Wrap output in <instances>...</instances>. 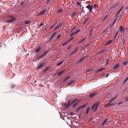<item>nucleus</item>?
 Segmentation results:
<instances>
[{"label":"nucleus","mask_w":128,"mask_h":128,"mask_svg":"<svg viewBox=\"0 0 128 128\" xmlns=\"http://www.w3.org/2000/svg\"><path fill=\"white\" fill-rule=\"evenodd\" d=\"M120 29L121 32L123 31L124 30V28L122 26H120Z\"/></svg>","instance_id":"obj_24"},{"label":"nucleus","mask_w":128,"mask_h":128,"mask_svg":"<svg viewBox=\"0 0 128 128\" xmlns=\"http://www.w3.org/2000/svg\"><path fill=\"white\" fill-rule=\"evenodd\" d=\"M112 42V40H110L106 42V45H107L108 44H110Z\"/></svg>","instance_id":"obj_27"},{"label":"nucleus","mask_w":128,"mask_h":128,"mask_svg":"<svg viewBox=\"0 0 128 128\" xmlns=\"http://www.w3.org/2000/svg\"><path fill=\"white\" fill-rule=\"evenodd\" d=\"M122 10H120V9L118 11V12H117L116 14V16L118 15L120 13L121 11Z\"/></svg>","instance_id":"obj_33"},{"label":"nucleus","mask_w":128,"mask_h":128,"mask_svg":"<svg viewBox=\"0 0 128 128\" xmlns=\"http://www.w3.org/2000/svg\"><path fill=\"white\" fill-rule=\"evenodd\" d=\"M61 34H59L57 38L56 39L57 40L58 38H59L61 36Z\"/></svg>","instance_id":"obj_45"},{"label":"nucleus","mask_w":128,"mask_h":128,"mask_svg":"<svg viewBox=\"0 0 128 128\" xmlns=\"http://www.w3.org/2000/svg\"><path fill=\"white\" fill-rule=\"evenodd\" d=\"M97 6V5L96 4H94V8H95Z\"/></svg>","instance_id":"obj_55"},{"label":"nucleus","mask_w":128,"mask_h":128,"mask_svg":"<svg viewBox=\"0 0 128 128\" xmlns=\"http://www.w3.org/2000/svg\"><path fill=\"white\" fill-rule=\"evenodd\" d=\"M104 61H105V62H106V58H104L103 59Z\"/></svg>","instance_id":"obj_57"},{"label":"nucleus","mask_w":128,"mask_h":128,"mask_svg":"<svg viewBox=\"0 0 128 128\" xmlns=\"http://www.w3.org/2000/svg\"><path fill=\"white\" fill-rule=\"evenodd\" d=\"M58 29L57 27H56V26L53 29V30L54 31H55L56 30H57Z\"/></svg>","instance_id":"obj_44"},{"label":"nucleus","mask_w":128,"mask_h":128,"mask_svg":"<svg viewBox=\"0 0 128 128\" xmlns=\"http://www.w3.org/2000/svg\"><path fill=\"white\" fill-rule=\"evenodd\" d=\"M81 61L80 59L78 60L76 62V64H78L81 62Z\"/></svg>","instance_id":"obj_40"},{"label":"nucleus","mask_w":128,"mask_h":128,"mask_svg":"<svg viewBox=\"0 0 128 128\" xmlns=\"http://www.w3.org/2000/svg\"><path fill=\"white\" fill-rule=\"evenodd\" d=\"M120 33V32L118 31L116 33L115 36L114 37V39H116L117 36L118 35V34H119Z\"/></svg>","instance_id":"obj_18"},{"label":"nucleus","mask_w":128,"mask_h":128,"mask_svg":"<svg viewBox=\"0 0 128 128\" xmlns=\"http://www.w3.org/2000/svg\"><path fill=\"white\" fill-rule=\"evenodd\" d=\"M67 44V43H66V42H65L63 44H62V45L63 46H64L66 45V44Z\"/></svg>","instance_id":"obj_54"},{"label":"nucleus","mask_w":128,"mask_h":128,"mask_svg":"<svg viewBox=\"0 0 128 128\" xmlns=\"http://www.w3.org/2000/svg\"><path fill=\"white\" fill-rule=\"evenodd\" d=\"M74 82L73 81H71L69 82L68 83V85H70L72 84Z\"/></svg>","instance_id":"obj_32"},{"label":"nucleus","mask_w":128,"mask_h":128,"mask_svg":"<svg viewBox=\"0 0 128 128\" xmlns=\"http://www.w3.org/2000/svg\"><path fill=\"white\" fill-rule=\"evenodd\" d=\"M65 70H64L60 72L58 74L57 76H59L62 74L63 72L65 71Z\"/></svg>","instance_id":"obj_21"},{"label":"nucleus","mask_w":128,"mask_h":128,"mask_svg":"<svg viewBox=\"0 0 128 128\" xmlns=\"http://www.w3.org/2000/svg\"><path fill=\"white\" fill-rule=\"evenodd\" d=\"M67 43V44L70 42V40H68L65 42Z\"/></svg>","instance_id":"obj_49"},{"label":"nucleus","mask_w":128,"mask_h":128,"mask_svg":"<svg viewBox=\"0 0 128 128\" xmlns=\"http://www.w3.org/2000/svg\"><path fill=\"white\" fill-rule=\"evenodd\" d=\"M62 10L61 9H59L58 11V12H62Z\"/></svg>","instance_id":"obj_48"},{"label":"nucleus","mask_w":128,"mask_h":128,"mask_svg":"<svg viewBox=\"0 0 128 128\" xmlns=\"http://www.w3.org/2000/svg\"><path fill=\"white\" fill-rule=\"evenodd\" d=\"M104 68H100L98 70V72H100L104 70Z\"/></svg>","instance_id":"obj_37"},{"label":"nucleus","mask_w":128,"mask_h":128,"mask_svg":"<svg viewBox=\"0 0 128 128\" xmlns=\"http://www.w3.org/2000/svg\"><path fill=\"white\" fill-rule=\"evenodd\" d=\"M105 50H101L99 51L100 52V54H102L104 53V51Z\"/></svg>","instance_id":"obj_35"},{"label":"nucleus","mask_w":128,"mask_h":128,"mask_svg":"<svg viewBox=\"0 0 128 128\" xmlns=\"http://www.w3.org/2000/svg\"><path fill=\"white\" fill-rule=\"evenodd\" d=\"M41 49V48L40 46L37 48L35 50V51L37 53H38L39 52V51Z\"/></svg>","instance_id":"obj_12"},{"label":"nucleus","mask_w":128,"mask_h":128,"mask_svg":"<svg viewBox=\"0 0 128 128\" xmlns=\"http://www.w3.org/2000/svg\"><path fill=\"white\" fill-rule=\"evenodd\" d=\"M45 64V63L44 62L40 64L38 66V67H37V69H39L40 68H42Z\"/></svg>","instance_id":"obj_2"},{"label":"nucleus","mask_w":128,"mask_h":128,"mask_svg":"<svg viewBox=\"0 0 128 128\" xmlns=\"http://www.w3.org/2000/svg\"><path fill=\"white\" fill-rule=\"evenodd\" d=\"M108 120V118H106L102 122V125H104L107 121Z\"/></svg>","instance_id":"obj_23"},{"label":"nucleus","mask_w":128,"mask_h":128,"mask_svg":"<svg viewBox=\"0 0 128 128\" xmlns=\"http://www.w3.org/2000/svg\"><path fill=\"white\" fill-rule=\"evenodd\" d=\"M57 34V32H55L53 34H52L51 36V38H53L54 37V36L56 35Z\"/></svg>","instance_id":"obj_20"},{"label":"nucleus","mask_w":128,"mask_h":128,"mask_svg":"<svg viewBox=\"0 0 128 128\" xmlns=\"http://www.w3.org/2000/svg\"><path fill=\"white\" fill-rule=\"evenodd\" d=\"M113 105H114V104H113L110 103L109 104V106H112Z\"/></svg>","instance_id":"obj_59"},{"label":"nucleus","mask_w":128,"mask_h":128,"mask_svg":"<svg viewBox=\"0 0 128 128\" xmlns=\"http://www.w3.org/2000/svg\"><path fill=\"white\" fill-rule=\"evenodd\" d=\"M62 25V23H60L56 25V26L58 28L60 27Z\"/></svg>","instance_id":"obj_19"},{"label":"nucleus","mask_w":128,"mask_h":128,"mask_svg":"<svg viewBox=\"0 0 128 128\" xmlns=\"http://www.w3.org/2000/svg\"><path fill=\"white\" fill-rule=\"evenodd\" d=\"M116 19H114L113 21L112 22V24L110 26V27H112L113 26H114L115 24V23L116 22Z\"/></svg>","instance_id":"obj_17"},{"label":"nucleus","mask_w":128,"mask_h":128,"mask_svg":"<svg viewBox=\"0 0 128 128\" xmlns=\"http://www.w3.org/2000/svg\"><path fill=\"white\" fill-rule=\"evenodd\" d=\"M128 80V77L124 81V82H123V84H125Z\"/></svg>","instance_id":"obj_34"},{"label":"nucleus","mask_w":128,"mask_h":128,"mask_svg":"<svg viewBox=\"0 0 128 128\" xmlns=\"http://www.w3.org/2000/svg\"><path fill=\"white\" fill-rule=\"evenodd\" d=\"M88 57V55H86L85 56H84L82 57L81 58L83 60V61L84 60H86Z\"/></svg>","instance_id":"obj_16"},{"label":"nucleus","mask_w":128,"mask_h":128,"mask_svg":"<svg viewBox=\"0 0 128 128\" xmlns=\"http://www.w3.org/2000/svg\"><path fill=\"white\" fill-rule=\"evenodd\" d=\"M94 94H91L90 95V96L91 98H92V97H93L94 96Z\"/></svg>","instance_id":"obj_51"},{"label":"nucleus","mask_w":128,"mask_h":128,"mask_svg":"<svg viewBox=\"0 0 128 128\" xmlns=\"http://www.w3.org/2000/svg\"><path fill=\"white\" fill-rule=\"evenodd\" d=\"M63 63V61L62 60V61H61L60 62L58 63L57 64V65L58 66H59L61 65Z\"/></svg>","instance_id":"obj_22"},{"label":"nucleus","mask_w":128,"mask_h":128,"mask_svg":"<svg viewBox=\"0 0 128 128\" xmlns=\"http://www.w3.org/2000/svg\"><path fill=\"white\" fill-rule=\"evenodd\" d=\"M91 44V43H90L89 44H87L85 45L84 46V49H85L88 48V46L90 44Z\"/></svg>","instance_id":"obj_13"},{"label":"nucleus","mask_w":128,"mask_h":128,"mask_svg":"<svg viewBox=\"0 0 128 128\" xmlns=\"http://www.w3.org/2000/svg\"><path fill=\"white\" fill-rule=\"evenodd\" d=\"M76 26L72 28V30H74L76 28Z\"/></svg>","instance_id":"obj_63"},{"label":"nucleus","mask_w":128,"mask_h":128,"mask_svg":"<svg viewBox=\"0 0 128 128\" xmlns=\"http://www.w3.org/2000/svg\"><path fill=\"white\" fill-rule=\"evenodd\" d=\"M109 58L108 59H107V62H106H106H105V64H108V59H109Z\"/></svg>","instance_id":"obj_46"},{"label":"nucleus","mask_w":128,"mask_h":128,"mask_svg":"<svg viewBox=\"0 0 128 128\" xmlns=\"http://www.w3.org/2000/svg\"><path fill=\"white\" fill-rule=\"evenodd\" d=\"M125 42H126V41H125V40H123V43L122 44L123 45H124L125 44Z\"/></svg>","instance_id":"obj_53"},{"label":"nucleus","mask_w":128,"mask_h":128,"mask_svg":"<svg viewBox=\"0 0 128 128\" xmlns=\"http://www.w3.org/2000/svg\"><path fill=\"white\" fill-rule=\"evenodd\" d=\"M77 100V99H75L74 100L72 101L71 102V104H74L75 102H76Z\"/></svg>","instance_id":"obj_29"},{"label":"nucleus","mask_w":128,"mask_h":128,"mask_svg":"<svg viewBox=\"0 0 128 128\" xmlns=\"http://www.w3.org/2000/svg\"><path fill=\"white\" fill-rule=\"evenodd\" d=\"M107 32L108 34H109L110 32L109 31H108Z\"/></svg>","instance_id":"obj_60"},{"label":"nucleus","mask_w":128,"mask_h":128,"mask_svg":"<svg viewBox=\"0 0 128 128\" xmlns=\"http://www.w3.org/2000/svg\"><path fill=\"white\" fill-rule=\"evenodd\" d=\"M49 66H47L46 68L45 69L44 71V72H45L47 71L49 69Z\"/></svg>","instance_id":"obj_36"},{"label":"nucleus","mask_w":128,"mask_h":128,"mask_svg":"<svg viewBox=\"0 0 128 128\" xmlns=\"http://www.w3.org/2000/svg\"><path fill=\"white\" fill-rule=\"evenodd\" d=\"M95 107V106H94V105H93L92 106L91 108V109L92 110H94Z\"/></svg>","instance_id":"obj_41"},{"label":"nucleus","mask_w":128,"mask_h":128,"mask_svg":"<svg viewBox=\"0 0 128 128\" xmlns=\"http://www.w3.org/2000/svg\"><path fill=\"white\" fill-rule=\"evenodd\" d=\"M48 50H46L44 52H43L42 53V54L41 56V57H43L44 56L46 55L48 53Z\"/></svg>","instance_id":"obj_8"},{"label":"nucleus","mask_w":128,"mask_h":128,"mask_svg":"<svg viewBox=\"0 0 128 128\" xmlns=\"http://www.w3.org/2000/svg\"><path fill=\"white\" fill-rule=\"evenodd\" d=\"M90 107H88L86 109V114H87L89 111V110L90 109Z\"/></svg>","instance_id":"obj_28"},{"label":"nucleus","mask_w":128,"mask_h":128,"mask_svg":"<svg viewBox=\"0 0 128 128\" xmlns=\"http://www.w3.org/2000/svg\"><path fill=\"white\" fill-rule=\"evenodd\" d=\"M78 50V49L77 48H74V50H73L72 52L70 54V56L74 54Z\"/></svg>","instance_id":"obj_5"},{"label":"nucleus","mask_w":128,"mask_h":128,"mask_svg":"<svg viewBox=\"0 0 128 128\" xmlns=\"http://www.w3.org/2000/svg\"><path fill=\"white\" fill-rule=\"evenodd\" d=\"M119 4V3L117 2L115 4H114L112 5L111 7L112 8H114L117 6Z\"/></svg>","instance_id":"obj_7"},{"label":"nucleus","mask_w":128,"mask_h":128,"mask_svg":"<svg viewBox=\"0 0 128 128\" xmlns=\"http://www.w3.org/2000/svg\"><path fill=\"white\" fill-rule=\"evenodd\" d=\"M76 14V12H74L72 14L71 16L72 17V18H73L74 16H75V15Z\"/></svg>","instance_id":"obj_31"},{"label":"nucleus","mask_w":128,"mask_h":128,"mask_svg":"<svg viewBox=\"0 0 128 128\" xmlns=\"http://www.w3.org/2000/svg\"><path fill=\"white\" fill-rule=\"evenodd\" d=\"M99 104V102H96L93 105L95 106V107L94 111H95L98 108V106Z\"/></svg>","instance_id":"obj_6"},{"label":"nucleus","mask_w":128,"mask_h":128,"mask_svg":"<svg viewBox=\"0 0 128 128\" xmlns=\"http://www.w3.org/2000/svg\"><path fill=\"white\" fill-rule=\"evenodd\" d=\"M79 103V102H77L76 103H75L73 106H72L73 107H74L75 106H76L77 104H78Z\"/></svg>","instance_id":"obj_30"},{"label":"nucleus","mask_w":128,"mask_h":128,"mask_svg":"<svg viewBox=\"0 0 128 128\" xmlns=\"http://www.w3.org/2000/svg\"><path fill=\"white\" fill-rule=\"evenodd\" d=\"M86 8L89 10V11L90 12H92V10L93 8L92 6H91L89 4L87 6Z\"/></svg>","instance_id":"obj_1"},{"label":"nucleus","mask_w":128,"mask_h":128,"mask_svg":"<svg viewBox=\"0 0 128 128\" xmlns=\"http://www.w3.org/2000/svg\"><path fill=\"white\" fill-rule=\"evenodd\" d=\"M30 21L28 20H26L25 21L24 23L26 24H28L30 23Z\"/></svg>","instance_id":"obj_26"},{"label":"nucleus","mask_w":128,"mask_h":128,"mask_svg":"<svg viewBox=\"0 0 128 128\" xmlns=\"http://www.w3.org/2000/svg\"><path fill=\"white\" fill-rule=\"evenodd\" d=\"M122 64L124 66H126L128 64V60L123 62Z\"/></svg>","instance_id":"obj_14"},{"label":"nucleus","mask_w":128,"mask_h":128,"mask_svg":"<svg viewBox=\"0 0 128 128\" xmlns=\"http://www.w3.org/2000/svg\"><path fill=\"white\" fill-rule=\"evenodd\" d=\"M70 77V76H67L66 78L64 79V81H65L66 80H67L68 79H69Z\"/></svg>","instance_id":"obj_25"},{"label":"nucleus","mask_w":128,"mask_h":128,"mask_svg":"<svg viewBox=\"0 0 128 128\" xmlns=\"http://www.w3.org/2000/svg\"><path fill=\"white\" fill-rule=\"evenodd\" d=\"M86 106V104L83 105L82 106H80L76 110V112H78L80 110V109L81 108H84Z\"/></svg>","instance_id":"obj_4"},{"label":"nucleus","mask_w":128,"mask_h":128,"mask_svg":"<svg viewBox=\"0 0 128 128\" xmlns=\"http://www.w3.org/2000/svg\"><path fill=\"white\" fill-rule=\"evenodd\" d=\"M46 9L43 10L38 13V15L37 16L43 14L45 13V12L46 11Z\"/></svg>","instance_id":"obj_3"},{"label":"nucleus","mask_w":128,"mask_h":128,"mask_svg":"<svg viewBox=\"0 0 128 128\" xmlns=\"http://www.w3.org/2000/svg\"><path fill=\"white\" fill-rule=\"evenodd\" d=\"M123 7V5L120 8V10H122Z\"/></svg>","instance_id":"obj_62"},{"label":"nucleus","mask_w":128,"mask_h":128,"mask_svg":"<svg viewBox=\"0 0 128 128\" xmlns=\"http://www.w3.org/2000/svg\"><path fill=\"white\" fill-rule=\"evenodd\" d=\"M80 30L78 29V30H77L76 32H74L76 34L78 33L79 32H80Z\"/></svg>","instance_id":"obj_43"},{"label":"nucleus","mask_w":128,"mask_h":128,"mask_svg":"<svg viewBox=\"0 0 128 128\" xmlns=\"http://www.w3.org/2000/svg\"><path fill=\"white\" fill-rule=\"evenodd\" d=\"M86 38V37H84L83 38L80 40L78 42L79 43H82L83 42Z\"/></svg>","instance_id":"obj_10"},{"label":"nucleus","mask_w":128,"mask_h":128,"mask_svg":"<svg viewBox=\"0 0 128 128\" xmlns=\"http://www.w3.org/2000/svg\"><path fill=\"white\" fill-rule=\"evenodd\" d=\"M41 56H39V57H38V59L40 60V59L42 58V57H41Z\"/></svg>","instance_id":"obj_56"},{"label":"nucleus","mask_w":128,"mask_h":128,"mask_svg":"<svg viewBox=\"0 0 128 128\" xmlns=\"http://www.w3.org/2000/svg\"><path fill=\"white\" fill-rule=\"evenodd\" d=\"M54 25H52L51 26V27H50V30L51 29H52V28H53L54 27Z\"/></svg>","instance_id":"obj_58"},{"label":"nucleus","mask_w":128,"mask_h":128,"mask_svg":"<svg viewBox=\"0 0 128 128\" xmlns=\"http://www.w3.org/2000/svg\"><path fill=\"white\" fill-rule=\"evenodd\" d=\"M119 66V64L118 63L114 65L113 67V69L114 70L115 69L117 68Z\"/></svg>","instance_id":"obj_9"},{"label":"nucleus","mask_w":128,"mask_h":128,"mask_svg":"<svg viewBox=\"0 0 128 128\" xmlns=\"http://www.w3.org/2000/svg\"><path fill=\"white\" fill-rule=\"evenodd\" d=\"M67 43V44L70 42V40H68L65 42Z\"/></svg>","instance_id":"obj_50"},{"label":"nucleus","mask_w":128,"mask_h":128,"mask_svg":"<svg viewBox=\"0 0 128 128\" xmlns=\"http://www.w3.org/2000/svg\"><path fill=\"white\" fill-rule=\"evenodd\" d=\"M78 5H81V4L80 3V2H77L76 3Z\"/></svg>","instance_id":"obj_52"},{"label":"nucleus","mask_w":128,"mask_h":128,"mask_svg":"<svg viewBox=\"0 0 128 128\" xmlns=\"http://www.w3.org/2000/svg\"><path fill=\"white\" fill-rule=\"evenodd\" d=\"M75 34H76L74 32H72L71 34V35L70 36V37H71V36L74 35Z\"/></svg>","instance_id":"obj_38"},{"label":"nucleus","mask_w":128,"mask_h":128,"mask_svg":"<svg viewBox=\"0 0 128 128\" xmlns=\"http://www.w3.org/2000/svg\"><path fill=\"white\" fill-rule=\"evenodd\" d=\"M121 18V16L120 15H119V16H118L117 17H116V19H119V20Z\"/></svg>","instance_id":"obj_39"},{"label":"nucleus","mask_w":128,"mask_h":128,"mask_svg":"<svg viewBox=\"0 0 128 128\" xmlns=\"http://www.w3.org/2000/svg\"><path fill=\"white\" fill-rule=\"evenodd\" d=\"M90 19V18H88L86 19L85 20H84L82 22L83 24L84 25L87 22V21Z\"/></svg>","instance_id":"obj_15"},{"label":"nucleus","mask_w":128,"mask_h":128,"mask_svg":"<svg viewBox=\"0 0 128 128\" xmlns=\"http://www.w3.org/2000/svg\"><path fill=\"white\" fill-rule=\"evenodd\" d=\"M116 98V97H114V98H112V101H113V100H114Z\"/></svg>","instance_id":"obj_64"},{"label":"nucleus","mask_w":128,"mask_h":128,"mask_svg":"<svg viewBox=\"0 0 128 128\" xmlns=\"http://www.w3.org/2000/svg\"><path fill=\"white\" fill-rule=\"evenodd\" d=\"M74 112H70V113L69 115H71V116H72V115H74Z\"/></svg>","instance_id":"obj_42"},{"label":"nucleus","mask_w":128,"mask_h":128,"mask_svg":"<svg viewBox=\"0 0 128 128\" xmlns=\"http://www.w3.org/2000/svg\"><path fill=\"white\" fill-rule=\"evenodd\" d=\"M15 19H16L15 18H13L11 19H10V20H6V22H10H10H13L14 21V20H15Z\"/></svg>","instance_id":"obj_11"},{"label":"nucleus","mask_w":128,"mask_h":128,"mask_svg":"<svg viewBox=\"0 0 128 128\" xmlns=\"http://www.w3.org/2000/svg\"><path fill=\"white\" fill-rule=\"evenodd\" d=\"M44 25V24L43 23H41L40 25V26H42L43 25Z\"/></svg>","instance_id":"obj_61"},{"label":"nucleus","mask_w":128,"mask_h":128,"mask_svg":"<svg viewBox=\"0 0 128 128\" xmlns=\"http://www.w3.org/2000/svg\"><path fill=\"white\" fill-rule=\"evenodd\" d=\"M107 16H105L103 18V20H102V21H104L106 19V18H107Z\"/></svg>","instance_id":"obj_47"}]
</instances>
